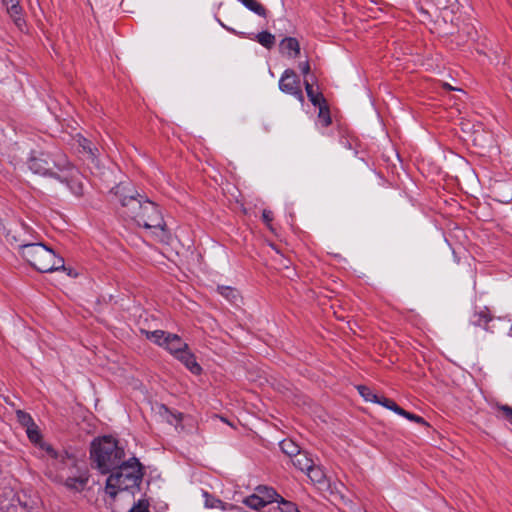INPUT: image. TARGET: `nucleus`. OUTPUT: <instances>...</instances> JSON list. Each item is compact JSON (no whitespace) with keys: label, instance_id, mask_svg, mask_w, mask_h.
<instances>
[{"label":"nucleus","instance_id":"4","mask_svg":"<svg viewBox=\"0 0 512 512\" xmlns=\"http://www.w3.org/2000/svg\"><path fill=\"white\" fill-rule=\"evenodd\" d=\"M91 459L96 468L107 474L113 468L124 461V450L118 446V442L111 436H104L96 439L91 444Z\"/></svg>","mask_w":512,"mask_h":512},{"label":"nucleus","instance_id":"9","mask_svg":"<svg viewBox=\"0 0 512 512\" xmlns=\"http://www.w3.org/2000/svg\"><path fill=\"white\" fill-rule=\"evenodd\" d=\"M279 89L286 94L294 96L299 102H304V95L300 79L292 69H286L279 79Z\"/></svg>","mask_w":512,"mask_h":512},{"label":"nucleus","instance_id":"13","mask_svg":"<svg viewBox=\"0 0 512 512\" xmlns=\"http://www.w3.org/2000/svg\"><path fill=\"white\" fill-rule=\"evenodd\" d=\"M179 361H181L187 369H189L193 374H200L202 371L201 366L196 362L195 356L189 351L187 348L184 352L176 357Z\"/></svg>","mask_w":512,"mask_h":512},{"label":"nucleus","instance_id":"10","mask_svg":"<svg viewBox=\"0 0 512 512\" xmlns=\"http://www.w3.org/2000/svg\"><path fill=\"white\" fill-rule=\"evenodd\" d=\"M7 14L20 31L27 28L26 19L19 0H1Z\"/></svg>","mask_w":512,"mask_h":512},{"label":"nucleus","instance_id":"2","mask_svg":"<svg viewBox=\"0 0 512 512\" xmlns=\"http://www.w3.org/2000/svg\"><path fill=\"white\" fill-rule=\"evenodd\" d=\"M120 202L124 216L133 219L139 226L151 230L157 241L168 243L170 236L166 224L160 209L154 202L140 195L124 196Z\"/></svg>","mask_w":512,"mask_h":512},{"label":"nucleus","instance_id":"6","mask_svg":"<svg viewBox=\"0 0 512 512\" xmlns=\"http://www.w3.org/2000/svg\"><path fill=\"white\" fill-rule=\"evenodd\" d=\"M141 332L147 339L164 347L175 358L188 348V345L176 334L166 333L163 330H141Z\"/></svg>","mask_w":512,"mask_h":512},{"label":"nucleus","instance_id":"24","mask_svg":"<svg viewBox=\"0 0 512 512\" xmlns=\"http://www.w3.org/2000/svg\"><path fill=\"white\" fill-rule=\"evenodd\" d=\"M376 403L386 407L387 409L394 411L398 415L402 410V408L398 406L393 400L386 397H378V401H376Z\"/></svg>","mask_w":512,"mask_h":512},{"label":"nucleus","instance_id":"19","mask_svg":"<svg viewBox=\"0 0 512 512\" xmlns=\"http://www.w3.org/2000/svg\"><path fill=\"white\" fill-rule=\"evenodd\" d=\"M255 37L257 42L264 46L265 48L270 49L275 44V36L270 32L262 31L258 33Z\"/></svg>","mask_w":512,"mask_h":512},{"label":"nucleus","instance_id":"23","mask_svg":"<svg viewBox=\"0 0 512 512\" xmlns=\"http://www.w3.org/2000/svg\"><path fill=\"white\" fill-rule=\"evenodd\" d=\"M16 416H17L18 422L26 429L35 424L32 417L28 413H26L22 410H18L16 412Z\"/></svg>","mask_w":512,"mask_h":512},{"label":"nucleus","instance_id":"27","mask_svg":"<svg viewBox=\"0 0 512 512\" xmlns=\"http://www.w3.org/2000/svg\"><path fill=\"white\" fill-rule=\"evenodd\" d=\"M29 440L35 444L40 443L41 435L36 424L26 429Z\"/></svg>","mask_w":512,"mask_h":512},{"label":"nucleus","instance_id":"32","mask_svg":"<svg viewBox=\"0 0 512 512\" xmlns=\"http://www.w3.org/2000/svg\"><path fill=\"white\" fill-rule=\"evenodd\" d=\"M499 409L504 412L506 418L512 419V408L511 407L505 405V406L499 407Z\"/></svg>","mask_w":512,"mask_h":512},{"label":"nucleus","instance_id":"21","mask_svg":"<svg viewBox=\"0 0 512 512\" xmlns=\"http://www.w3.org/2000/svg\"><path fill=\"white\" fill-rule=\"evenodd\" d=\"M318 118L323 126L327 127L331 123V117L328 107L325 103L320 104Z\"/></svg>","mask_w":512,"mask_h":512},{"label":"nucleus","instance_id":"26","mask_svg":"<svg viewBox=\"0 0 512 512\" xmlns=\"http://www.w3.org/2000/svg\"><path fill=\"white\" fill-rule=\"evenodd\" d=\"M204 496H205V506L207 508L224 509V503L220 499L210 496L207 492L204 493Z\"/></svg>","mask_w":512,"mask_h":512},{"label":"nucleus","instance_id":"25","mask_svg":"<svg viewBox=\"0 0 512 512\" xmlns=\"http://www.w3.org/2000/svg\"><path fill=\"white\" fill-rule=\"evenodd\" d=\"M280 504L281 512H299L298 507L293 502L287 501L280 495L277 497V501Z\"/></svg>","mask_w":512,"mask_h":512},{"label":"nucleus","instance_id":"20","mask_svg":"<svg viewBox=\"0 0 512 512\" xmlns=\"http://www.w3.org/2000/svg\"><path fill=\"white\" fill-rule=\"evenodd\" d=\"M280 447L291 459L300 451L298 445L292 440H283L280 443Z\"/></svg>","mask_w":512,"mask_h":512},{"label":"nucleus","instance_id":"7","mask_svg":"<svg viewBox=\"0 0 512 512\" xmlns=\"http://www.w3.org/2000/svg\"><path fill=\"white\" fill-rule=\"evenodd\" d=\"M41 447L45 450L49 457L50 466L55 468L60 473L58 475L60 480L64 479L65 475L63 472L66 469L70 470L76 466V458L72 455H69L66 451L58 452L48 444H41Z\"/></svg>","mask_w":512,"mask_h":512},{"label":"nucleus","instance_id":"3","mask_svg":"<svg viewBox=\"0 0 512 512\" xmlns=\"http://www.w3.org/2000/svg\"><path fill=\"white\" fill-rule=\"evenodd\" d=\"M106 481V493L112 498L121 491L133 490L139 486L143 477V467L138 459L122 461L109 472Z\"/></svg>","mask_w":512,"mask_h":512},{"label":"nucleus","instance_id":"16","mask_svg":"<svg viewBox=\"0 0 512 512\" xmlns=\"http://www.w3.org/2000/svg\"><path fill=\"white\" fill-rule=\"evenodd\" d=\"M304 85L307 96L314 106H320V104L325 103L323 95L318 90H315L308 80H304Z\"/></svg>","mask_w":512,"mask_h":512},{"label":"nucleus","instance_id":"11","mask_svg":"<svg viewBox=\"0 0 512 512\" xmlns=\"http://www.w3.org/2000/svg\"><path fill=\"white\" fill-rule=\"evenodd\" d=\"M280 51L290 58H296L300 54V44L294 37H286L280 42Z\"/></svg>","mask_w":512,"mask_h":512},{"label":"nucleus","instance_id":"14","mask_svg":"<svg viewBox=\"0 0 512 512\" xmlns=\"http://www.w3.org/2000/svg\"><path fill=\"white\" fill-rule=\"evenodd\" d=\"M88 482V476L86 474H80L79 476H67L65 478V486L77 492L82 491Z\"/></svg>","mask_w":512,"mask_h":512},{"label":"nucleus","instance_id":"34","mask_svg":"<svg viewBox=\"0 0 512 512\" xmlns=\"http://www.w3.org/2000/svg\"><path fill=\"white\" fill-rule=\"evenodd\" d=\"M219 23L221 24V26H223V27H224V28H226L227 30H229V31H231V32H234V30L227 28V27L224 25V23H222L221 21H219Z\"/></svg>","mask_w":512,"mask_h":512},{"label":"nucleus","instance_id":"22","mask_svg":"<svg viewBox=\"0 0 512 512\" xmlns=\"http://www.w3.org/2000/svg\"><path fill=\"white\" fill-rule=\"evenodd\" d=\"M358 392L360 395L366 400L370 402L376 403L378 401V396L367 386L359 385L357 387Z\"/></svg>","mask_w":512,"mask_h":512},{"label":"nucleus","instance_id":"30","mask_svg":"<svg viewBox=\"0 0 512 512\" xmlns=\"http://www.w3.org/2000/svg\"><path fill=\"white\" fill-rule=\"evenodd\" d=\"M262 220L270 229H272L271 222L273 221V213L271 210H268V209L263 210Z\"/></svg>","mask_w":512,"mask_h":512},{"label":"nucleus","instance_id":"29","mask_svg":"<svg viewBox=\"0 0 512 512\" xmlns=\"http://www.w3.org/2000/svg\"><path fill=\"white\" fill-rule=\"evenodd\" d=\"M129 512H149V503L146 500H139Z\"/></svg>","mask_w":512,"mask_h":512},{"label":"nucleus","instance_id":"17","mask_svg":"<svg viewBox=\"0 0 512 512\" xmlns=\"http://www.w3.org/2000/svg\"><path fill=\"white\" fill-rule=\"evenodd\" d=\"M305 473L310 478V480L314 483L321 484L325 481V473L322 470L321 467L314 465V462L312 463V467L309 469H306Z\"/></svg>","mask_w":512,"mask_h":512},{"label":"nucleus","instance_id":"33","mask_svg":"<svg viewBox=\"0 0 512 512\" xmlns=\"http://www.w3.org/2000/svg\"><path fill=\"white\" fill-rule=\"evenodd\" d=\"M171 416L175 419V421L178 423V422H181L182 421V418H183V415L181 413H177V414H171Z\"/></svg>","mask_w":512,"mask_h":512},{"label":"nucleus","instance_id":"18","mask_svg":"<svg viewBox=\"0 0 512 512\" xmlns=\"http://www.w3.org/2000/svg\"><path fill=\"white\" fill-rule=\"evenodd\" d=\"M217 290H218L219 294H221L224 298H226L231 303L236 304L238 299L240 298L238 291L232 287L218 286Z\"/></svg>","mask_w":512,"mask_h":512},{"label":"nucleus","instance_id":"5","mask_svg":"<svg viewBox=\"0 0 512 512\" xmlns=\"http://www.w3.org/2000/svg\"><path fill=\"white\" fill-rule=\"evenodd\" d=\"M19 253L39 272L47 273L64 268V259L42 243H22L19 245Z\"/></svg>","mask_w":512,"mask_h":512},{"label":"nucleus","instance_id":"1","mask_svg":"<svg viewBox=\"0 0 512 512\" xmlns=\"http://www.w3.org/2000/svg\"><path fill=\"white\" fill-rule=\"evenodd\" d=\"M28 167L32 173L53 178L65 184L74 194H82L79 172L62 153L33 154L28 160Z\"/></svg>","mask_w":512,"mask_h":512},{"label":"nucleus","instance_id":"15","mask_svg":"<svg viewBox=\"0 0 512 512\" xmlns=\"http://www.w3.org/2000/svg\"><path fill=\"white\" fill-rule=\"evenodd\" d=\"M292 464L294 467L299 469L302 472H305L306 469L312 467L313 460L309 457L306 452L299 451L292 459Z\"/></svg>","mask_w":512,"mask_h":512},{"label":"nucleus","instance_id":"8","mask_svg":"<svg viewBox=\"0 0 512 512\" xmlns=\"http://www.w3.org/2000/svg\"><path fill=\"white\" fill-rule=\"evenodd\" d=\"M279 494L271 487L257 486L254 493L243 500V504L251 509L259 510L266 505L277 501Z\"/></svg>","mask_w":512,"mask_h":512},{"label":"nucleus","instance_id":"28","mask_svg":"<svg viewBox=\"0 0 512 512\" xmlns=\"http://www.w3.org/2000/svg\"><path fill=\"white\" fill-rule=\"evenodd\" d=\"M399 415L405 417L406 419H408L410 421H414L418 424L428 425L427 422L424 420V418H422L421 416H418L416 414L410 413V412L404 410L403 408L400 411Z\"/></svg>","mask_w":512,"mask_h":512},{"label":"nucleus","instance_id":"31","mask_svg":"<svg viewBox=\"0 0 512 512\" xmlns=\"http://www.w3.org/2000/svg\"><path fill=\"white\" fill-rule=\"evenodd\" d=\"M299 69L304 76H306L310 72V64L308 61H304L299 63Z\"/></svg>","mask_w":512,"mask_h":512},{"label":"nucleus","instance_id":"12","mask_svg":"<svg viewBox=\"0 0 512 512\" xmlns=\"http://www.w3.org/2000/svg\"><path fill=\"white\" fill-rule=\"evenodd\" d=\"M470 321L474 326H481L487 331L494 332V325H492V327L488 326L490 322H493V319L491 318L487 308H482L478 311H475Z\"/></svg>","mask_w":512,"mask_h":512}]
</instances>
